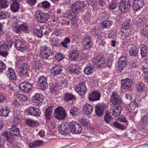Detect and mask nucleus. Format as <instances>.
<instances>
[{
    "label": "nucleus",
    "instance_id": "20e7f679",
    "mask_svg": "<svg viewBox=\"0 0 148 148\" xmlns=\"http://www.w3.org/2000/svg\"><path fill=\"white\" fill-rule=\"evenodd\" d=\"M35 16L38 21L42 23H45L50 18L49 15L47 13L40 11L36 12Z\"/></svg>",
    "mask_w": 148,
    "mask_h": 148
},
{
    "label": "nucleus",
    "instance_id": "4468645a",
    "mask_svg": "<svg viewBox=\"0 0 148 148\" xmlns=\"http://www.w3.org/2000/svg\"><path fill=\"white\" fill-rule=\"evenodd\" d=\"M144 2L143 0H133L132 8L135 10H138L144 6Z\"/></svg>",
    "mask_w": 148,
    "mask_h": 148
},
{
    "label": "nucleus",
    "instance_id": "8fccbe9b",
    "mask_svg": "<svg viewBox=\"0 0 148 148\" xmlns=\"http://www.w3.org/2000/svg\"><path fill=\"white\" fill-rule=\"evenodd\" d=\"M141 123L143 125H146L148 123V115H146L143 116L141 118Z\"/></svg>",
    "mask_w": 148,
    "mask_h": 148
},
{
    "label": "nucleus",
    "instance_id": "aec40b11",
    "mask_svg": "<svg viewBox=\"0 0 148 148\" xmlns=\"http://www.w3.org/2000/svg\"><path fill=\"white\" fill-rule=\"evenodd\" d=\"M38 84L42 89L46 88L48 86L47 78L44 76L40 77L38 79Z\"/></svg>",
    "mask_w": 148,
    "mask_h": 148
},
{
    "label": "nucleus",
    "instance_id": "c756f323",
    "mask_svg": "<svg viewBox=\"0 0 148 148\" xmlns=\"http://www.w3.org/2000/svg\"><path fill=\"white\" fill-rule=\"evenodd\" d=\"M140 49L141 56L145 57L148 52V49L147 46L145 45L142 44L140 45Z\"/></svg>",
    "mask_w": 148,
    "mask_h": 148
},
{
    "label": "nucleus",
    "instance_id": "a18cd8bd",
    "mask_svg": "<svg viewBox=\"0 0 148 148\" xmlns=\"http://www.w3.org/2000/svg\"><path fill=\"white\" fill-rule=\"evenodd\" d=\"M71 41L70 40L69 38H66L64 39V41L62 42L61 44V45L64 48L67 49L68 48L67 44L69 43Z\"/></svg>",
    "mask_w": 148,
    "mask_h": 148
},
{
    "label": "nucleus",
    "instance_id": "603ef678",
    "mask_svg": "<svg viewBox=\"0 0 148 148\" xmlns=\"http://www.w3.org/2000/svg\"><path fill=\"white\" fill-rule=\"evenodd\" d=\"M117 5V2L115 1H113L112 3L109 5L108 8L109 10H113L116 8Z\"/></svg>",
    "mask_w": 148,
    "mask_h": 148
},
{
    "label": "nucleus",
    "instance_id": "2f4dec72",
    "mask_svg": "<svg viewBox=\"0 0 148 148\" xmlns=\"http://www.w3.org/2000/svg\"><path fill=\"white\" fill-rule=\"evenodd\" d=\"M138 48L136 46L131 45L130 47L129 52L131 56H136L138 55Z\"/></svg>",
    "mask_w": 148,
    "mask_h": 148
},
{
    "label": "nucleus",
    "instance_id": "412c9836",
    "mask_svg": "<svg viewBox=\"0 0 148 148\" xmlns=\"http://www.w3.org/2000/svg\"><path fill=\"white\" fill-rule=\"evenodd\" d=\"M101 97V94L99 92L96 91L92 92L88 96L89 101H94L99 100Z\"/></svg>",
    "mask_w": 148,
    "mask_h": 148
},
{
    "label": "nucleus",
    "instance_id": "e2e57ef3",
    "mask_svg": "<svg viewBox=\"0 0 148 148\" xmlns=\"http://www.w3.org/2000/svg\"><path fill=\"white\" fill-rule=\"evenodd\" d=\"M50 6V3L47 1H43L42 3V7L46 8H49Z\"/></svg>",
    "mask_w": 148,
    "mask_h": 148
},
{
    "label": "nucleus",
    "instance_id": "cd10ccee",
    "mask_svg": "<svg viewBox=\"0 0 148 148\" xmlns=\"http://www.w3.org/2000/svg\"><path fill=\"white\" fill-rule=\"evenodd\" d=\"M69 69V71L71 74L74 75H78L80 71L79 70L77 65L73 64L68 68Z\"/></svg>",
    "mask_w": 148,
    "mask_h": 148
},
{
    "label": "nucleus",
    "instance_id": "5701e85b",
    "mask_svg": "<svg viewBox=\"0 0 148 148\" xmlns=\"http://www.w3.org/2000/svg\"><path fill=\"white\" fill-rule=\"evenodd\" d=\"M127 58L126 56L121 57L119 60V69L121 71L125 67L126 64Z\"/></svg>",
    "mask_w": 148,
    "mask_h": 148
},
{
    "label": "nucleus",
    "instance_id": "338daca9",
    "mask_svg": "<svg viewBox=\"0 0 148 148\" xmlns=\"http://www.w3.org/2000/svg\"><path fill=\"white\" fill-rule=\"evenodd\" d=\"M8 47L6 44L3 42H0V49L5 50Z\"/></svg>",
    "mask_w": 148,
    "mask_h": 148
},
{
    "label": "nucleus",
    "instance_id": "3c124183",
    "mask_svg": "<svg viewBox=\"0 0 148 148\" xmlns=\"http://www.w3.org/2000/svg\"><path fill=\"white\" fill-rule=\"evenodd\" d=\"M111 23L108 20L105 21L103 23L102 27L103 28H108L110 27Z\"/></svg>",
    "mask_w": 148,
    "mask_h": 148
},
{
    "label": "nucleus",
    "instance_id": "680f3d73",
    "mask_svg": "<svg viewBox=\"0 0 148 148\" xmlns=\"http://www.w3.org/2000/svg\"><path fill=\"white\" fill-rule=\"evenodd\" d=\"M33 113H34L33 114V116H39L41 113V112L39 109L35 108V109H34Z\"/></svg>",
    "mask_w": 148,
    "mask_h": 148
},
{
    "label": "nucleus",
    "instance_id": "e433bc0d",
    "mask_svg": "<svg viewBox=\"0 0 148 148\" xmlns=\"http://www.w3.org/2000/svg\"><path fill=\"white\" fill-rule=\"evenodd\" d=\"M75 96L73 94L70 93L66 92L64 94V98L65 101H69L74 100Z\"/></svg>",
    "mask_w": 148,
    "mask_h": 148
},
{
    "label": "nucleus",
    "instance_id": "4be33fe9",
    "mask_svg": "<svg viewBox=\"0 0 148 148\" xmlns=\"http://www.w3.org/2000/svg\"><path fill=\"white\" fill-rule=\"evenodd\" d=\"M62 66L59 64H57L52 67L50 70L52 73L56 76L59 75L62 71Z\"/></svg>",
    "mask_w": 148,
    "mask_h": 148
},
{
    "label": "nucleus",
    "instance_id": "0e129e2a",
    "mask_svg": "<svg viewBox=\"0 0 148 148\" xmlns=\"http://www.w3.org/2000/svg\"><path fill=\"white\" fill-rule=\"evenodd\" d=\"M91 16V14L90 11H87L85 15H84V18L86 20H88L90 19Z\"/></svg>",
    "mask_w": 148,
    "mask_h": 148
},
{
    "label": "nucleus",
    "instance_id": "72a5a7b5",
    "mask_svg": "<svg viewBox=\"0 0 148 148\" xmlns=\"http://www.w3.org/2000/svg\"><path fill=\"white\" fill-rule=\"evenodd\" d=\"M64 123H62L59 128V130L60 133L62 134L67 135L68 134V126Z\"/></svg>",
    "mask_w": 148,
    "mask_h": 148
},
{
    "label": "nucleus",
    "instance_id": "774afa93",
    "mask_svg": "<svg viewBox=\"0 0 148 148\" xmlns=\"http://www.w3.org/2000/svg\"><path fill=\"white\" fill-rule=\"evenodd\" d=\"M77 109L76 108H73L70 110L69 112L70 114L72 116H75L77 114Z\"/></svg>",
    "mask_w": 148,
    "mask_h": 148
},
{
    "label": "nucleus",
    "instance_id": "5fc2aeb1",
    "mask_svg": "<svg viewBox=\"0 0 148 148\" xmlns=\"http://www.w3.org/2000/svg\"><path fill=\"white\" fill-rule=\"evenodd\" d=\"M55 58L57 60L60 61L64 58V57L62 54L60 53H58L55 55Z\"/></svg>",
    "mask_w": 148,
    "mask_h": 148
},
{
    "label": "nucleus",
    "instance_id": "f3484780",
    "mask_svg": "<svg viewBox=\"0 0 148 148\" xmlns=\"http://www.w3.org/2000/svg\"><path fill=\"white\" fill-rule=\"evenodd\" d=\"M19 87L21 90L27 92L32 88V86L28 82H23L20 84Z\"/></svg>",
    "mask_w": 148,
    "mask_h": 148
},
{
    "label": "nucleus",
    "instance_id": "69168bd1",
    "mask_svg": "<svg viewBox=\"0 0 148 148\" xmlns=\"http://www.w3.org/2000/svg\"><path fill=\"white\" fill-rule=\"evenodd\" d=\"M71 12L69 10L67 11L66 12L63 14L64 17L68 19H70V18L71 16Z\"/></svg>",
    "mask_w": 148,
    "mask_h": 148
},
{
    "label": "nucleus",
    "instance_id": "39448f33",
    "mask_svg": "<svg viewBox=\"0 0 148 148\" xmlns=\"http://www.w3.org/2000/svg\"><path fill=\"white\" fill-rule=\"evenodd\" d=\"M69 128L71 132L74 134H78L80 133L82 130L81 125L75 121L69 123Z\"/></svg>",
    "mask_w": 148,
    "mask_h": 148
},
{
    "label": "nucleus",
    "instance_id": "ddd939ff",
    "mask_svg": "<svg viewBox=\"0 0 148 148\" xmlns=\"http://www.w3.org/2000/svg\"><path fill=\"white\" fill-rule=\"evenodd\" d=\"M85 6L86 4L83 1H77L71 5V8L72 11H76L82 10Z\"/></svg>",
    "mask_w": 148,
    "mask_h": 148
},
{
    "label": "nucleus",
    "instance_id": "f257e3e1",
    "mask_svg": "<svg viewBox=\"0 0 148 148\" xmlns=\"http://www.w3.org/2000/svg\"><path fill=\"white\" fill-rule=\"evenodd\" d=\"M15 67L19 75L22 77L27 74L29 66L26 63L23 62L21 59H19L16 63Z\"/></svg>",
    "mask_w": 148,
    "mask_h": 148
},
{
    "label": "nucleus",
    "instance_id": "4d7b16f0",
    "mask_svg": "<svg viewBox=\"0 0 148 148\" xmlns=\"http://www.w3.org/2000/svg\"><path fill=\"white\" fill-rule=\"evenodd\" d=\"M113 57V56L111 55L109 56V58L108 59L107 66L109 68H110L112 65Z\"/></svg>",
    "mask_w": 148,
    "mask_h": 148
},
{
    "label": "nucleus",
    "instance_id": "de8ad7c7",
    "mask_svg": "<svg viewBox=\"0 0 148 148\" xmlns=\"http://www.w3.org/2000/svg\"><path fill=\"white\" fill-rule=\"evenodd\" d=\"M34 32L38 37L41 38L42 36V31L40 29H34Z\"/></svg>",
    "mask_w": 148,
    "mask_h": 148
},
{
    "label": "nucleus",
    "instance_id": "6e6d98bb",
    "mask_svg": "<svg viewBox=\"0 0 148 148\" xmlns=\"http://www.w3.org/2000/svg\"><path fill=\"white\" fill-rule=\"evenodd\" d=\"M8 2L4 0H0V8H5L8 6Z\"/></svg>",
    "mask_w": 148,
    "mask_h": 148
},
{
    "label": "nucleus",
    "instance_id": "9b49d317",
    "mask_svg": "<svg viewBox=\"0 0 148 148\" xmlns=\"http://www.w3.org/2000/svg\"><path fill=\"white\" fill-rule=\"evenodd\" d=\"M132 79L127 78L122 81L121 87L125 90H130L132 89Z\"/></svg>",
    "mask_w": 148,
    "mask_h": 148
},
{
    "label": "nucleus",
    "instance_id": "37998d69",
    "mask_svg": "<svg viewBox=\"0 0 148 148\" xmlns=\"http://www.w3.org/2000/svg\"><path fill=\"white\" fill-rule=\"evenodd\" d=\"M17 97L21 102H26L28 99L27 97L25 95L21 94H17Z\"/></svg>",
    "mask_w": 148,
    "mask_h": 148
},
{
    "label": "nucleus",
    "instance_id": "473e14b6",
    "mask_svg": "<svg viewBox=\"0 0 148 148\" xmlns=\"http://www.w3.org/2000/svg\"><path fill=\"white\" fill-rule=\"evenodd\" d=\"M43 144V142L41 140L34 141L30 143L28 145L30 148H35L40 146Z\"/></svg>",
    "mask_w": 148,
    "mask_h": 148
},
{
    "label": "nucleus",
    "instance_id": "b1692460",
    "mask_svg": "<svg viewBox=\"0 0 148 148\" xmlns=\"http://www.w3.org/2000/svg\"><path fill=\"white\" fill-rule=\"evenodd\" d=\"M7 76L10 80L16 79L17 76L14 71L11 68L8 69L7 71Z\"/></svg>",
    "mask_w": 148,
    "mask_h": 148
},
{
    "label": "nucleus",
    "instance_id": "2eb2a0df",
    "mask_svg": "<svg viewBox=\"0 0 148 148\" xmlns=\"http://www.w3.org/2000/svg\"><path fill=\"white\" fill-rule=\"evenodd\" d=\"M32 100L34 103H36V104L39 105L44 101V97L41 94L36 93L32 96Z\"/></svg>",
    "mask_w": 148,
    "mask_h": 148
},
{
    "label": "nucleus",
    "instance_id": "f03ea898",
    "mask_svg": "<svg viewBox=\"0 0 148 148\" xmlns=\"http://www.w3.org/2000/svg\"><path fill=\"white\" fill-rule=\"evenodd\" d=\"M132 26L130 24V21L126 20L125 21L122 27L123 32L124 34L125 37L128 42L132 37Z\"/></svg>",
    "mask_w": 148,
    "mask_h": 148
},
{
    "label": "nucleus",
    "instance_id": "f704fd0d",
    "mask_svg": "<svg viewBox=\"0 0 148 148\" xmlns=\"http://www.w3.org/2000/svg\"><path fill=\"white\" fill-rule=\"evenodd\" d=\"M94 70V67L92 65H87L85 68L84 72L87 75H90L92 73Z\"/></svg>",
    "mask_w": 148,
    "mask_h": 148
},
{
    "label": "nucleus",
    "instance_id": "49530a36",
    "mask_svg": "<svg viewBox=\"0 0 148 148\" xmlns=\"http://www.w3.org/2000/svg\"><path fill=\"white\" fill-rule=\"evenodd\" d=\"M10 16V14L9 13L0 12V19H4L9 18Z\"/></svg>",
    "mask_w": 148,
    "mask_h": 148
},
{
    "label": "nucleus",
    "instance_id": "f8f14e48",
    "mask_svg": "<svg viewBox=\"0 0 148 148\" xmlns=\"http://www.w3.org/2000/svg\"><path fill=\"white\" fill-rule=\"evenodd\" d=\"M15 47L17 49L22 52H24L27 49V47L24 42L19 40H16L14 43Z\"/></svg>",
    "mask_w": 148,
    "mask_h": 148
},
{
    "label": "nucleus",
    "instance_id": "dca6fc26",
    "mask_svg": "<svg viewBox=\"0 0 148 148\" xmlns=\"http://www.w3.org/2000/svg\"><path fill=\"white\" fill-rule=\"evenodd\" d=\"M94 64H97L99 68H103L106 64V60L103 57H97L93 60Z\"/></svg>",
    "mask_w": 148,
    "mask_h": 148
},
{
    "label": "nucleus",
    "instance_id": "c85d7f7f",
    "mask_svg": "<svg viewBox=\"0 0 148 148\" xmlns=\"http://www.w3.org/2000/svg\"><path fill=\"white\" fill-rule=\"evenodd\" d=\"M114 108L112 112V114L115 117H118L120 115L121 111V105H114Z\"/></svg>",
    "mask_w": 148,
    "mask_h": 148
},
{
    "label": "nucleus",
    "instance_id": "bb28decb",
    "mask_svg": "<svg viewBox=\"0 0 148 148\" xmlns=\"http://www.w3.org/2000/svg\"><path fill=\"white\" fill-rule=\"evenodd\" d=\"M28 27L26 25L21 24L18 27H15L13 28L14 31L17 34H19L21 31H24L27 30Z\"/></svg>",
    "mask_w": 148,
    "mask_h": 148
},
{
    "label": "nucleus",
    "instance_id": "0eeeda50",
    "mask_svg": "<svg viewBox=\"0 0 148 148\" xmlns=\"http://www.w3.org/2000/svg\"><path fill=\"white\" fill-rule=\"evenodd\" d=\"M85 82L84 81L80 82L75 87V91L81 95H84L87 89L86 88Z\"/></svg>",
    "mask_w": 148,
    "mask_h": 148
},
{
    "label": "nucleus",
    "instance_id": "4c0bfd02",
    "mask_svg": "<svg viewBox=\"0 0 148 148\" xmlns=\"http://www.w3.org/2000/svg\"><path fill=\"white\" fill-rule=\"evenodd\" d=\"M50 89L51 92L54 94H57V92L61 89V88L59 85L55 84L50 87Z\"/></svg>",
    "mask_w": 148,
    "mask_h": 148
},
{
    "label": "nucleus",
    "instance_id": "79ce46f5",
    "mask_svg": "<svg viewBox=\"0 0 148 148\" xmlns=\"http://www.w3.org/2000/svg\"><path fill=\"white\" fill-rule=\"evenodd\" d=\"M52 113V108L51 107H48L45 112V117L47 120H49L50 119Z\"/></svg>",
    "mask_w": 148,
    "mask_h": 148
},
{
    "label": "nucleus",
    "instance_id": "9d476101",
    "mask_svg": "<svg viewBox=\"0 0 148 148\" xmlns=\"http://www.w3.org/2000/svg\"><path fill=\"white\" fill-rule=\"evenodd\" d=\"M119 7L121 12H127L130 8V3L129 1L126 2L125 0H122L120 2Z\"/></svg>",
    "mask_w": 148,
    "mask_h": 148
},
{
    "label": "nucleus",
    "instance_id": "09e8293b",
    "mask_svg": "<svg viewBox=\"0 0 148 148\" xmlns=\"http://www.w3.org/2000/svg\"><path fill=\"white\" fill-rule=\"evenodd\" d=\"M141 33L143 35L148 38V25L143 26Z\"/></svg>",
    "mask_w": 148,
    "mask_h": 148
},
{
    "label": "nucleus",
    "instance_id": "a211bd4d",
    "mask_svg": "<svg viewBox=\"0 0 148 148\" xmlns=\"http://www.w3.org/2000/svg\"><path fill=\"white\" fill-rule=\"evenodd\" d=\"M106 105L104 103H102L97 106L95 108V113L99 116L103 115L104 112L103 110Z\"/></svg>",
    "mask_w": 148,
    "mask_h": 148
},
{
    "label": "nucleus",
    "instance_id": "1a4fd4ad",
    "mask_svg": "<svg viewBox=\"0 0 148 148\" xmlns=\"http://www.w3.org/2000/svg\"><path fill=\"white\" fill-rule=\"evenodd\" d=\"M91 38V36H86L82 39V44L84 48L86 50H90L92 45Z\"/></svg>",
    "mask_w": 148,
    "mask_h": 148
},
{
    "label": "nucleus",
    "instance_id": "6e6552de",
    "mask_svg": "<svg viewBox=\"0 0 148 148\" xmlns=\"http://www.w3.org/2000/svg\"><path fill=\"white\" fill-rule=\"evenodd\" d=\"M110 101L112 103V104L114 105H121L122 102L120 96L118 93L115 92H113L110 96Z\"/></svg>",
    "mask_w": 148,
    "mask_h": 148
},
{
    "label": "nucleus",
    "instance_id": "bf43d9fd",
    "mask_svg": "<svg viewBox=\"0 0 148 148\" xmlns=\"http://www.w3.org/2000/svg\"><path fill=\"white\" fill-rule=\"evenodd\" d=\"M35 107L33 106H30L28 107L27 110V114L29 115H32L34 113L33 111Z\"/></svg>",
    "mask_w": 148,
    "mask_h": 148
},
{
    "label": "nucleus",
    "instance_id": "052dcab7",
    "mask_svg": "<svg viewBox=\"0 0 148 148\" xmlns=\"http://www.w3.org/2000/svg\"><path fill=\"white\" fill-rule=\"evenodd\" d=\"M6 68V64L2 61L0 60V73H1L5 70Z\"/></svg>",
    "mask_w": 148,
    "mask_h": 148
},
{
    "label": "nucleus",
    "instance_id": "7c9ffc66",
    "mask_svg": "<svg viewBox=\"0 0 148 148\" xmlns=\"http://www.w3.org/2000/svg\"><path fill=\"white\" fill-rule=\"evenodd\" d=\"M79 56V51L76 49L72 50L69 54V58L71 60H76Z\"/></svg>",
    "mask_w": 148,
    "mask_h": 148
},
{
    "label": "nucleus",
    "instance_id": "a19ab883",
    "mask_svg": "<svg viewBox=\"0 0 148 148\" xmlns=\"http://www.w3.org/2000/svg\"><path fill=\"white\" fill-rule=\"evenodd\" d=\"M33 68L37 72H38L42 68V64L39 61H36L33 66Z\"/></svg>",
    "mask_w": 148,
    "mask_h": 148
},
{
    "label": "nucleus",
    "instance_id": "58836bf2",
    "mask_svg": "<svg viewBox=\"0 0 148 148\" xmlns=\"http://www.w3.org/2000/svg\"><path fill=\"white\" fill-rule=\"evenodd\" d=\"M10 110L9 108L5 106H3L0 115L7 117L8 116Z\"/></svg>",
    "mask_w": 148,
    "mask_h": 148
},
{
    "label": "nucleus",
    "instance_id": "c03bdc74",
    "mask_svg": "<svg viewBox=\"0 0 148 148\" xmlns=\"http://www.w3.org/2000/svg\"><path fill=\"white\" fill-rule=\"evenodd\" d=\"M22 121V118L21 116L20 115H18L15 116L13 120L14 123L16 124V125L21 123Z\"/></svg>",
    "mask_w": 148,
    "mask_h": 148
},
{
    "label": "nucleus",
    "instance_id": "7ed1b4c3",
    "mask_svg": "<svg viewBox=\"0 0 148 148\" xmlns=\"http://www.w3.org/2000/svg\"><path fill=\"white\" fill-rule=\"evenodd\" d=\"M40 56L43 59H48L50 56L53 55V51L45 45L40 48Z\"/></svg>",
    "mask_w": 148,
    "mask_h": 148
},
{
    "label": "nucleus",
    "instance_id": "864d4df0",
    "mask_svg": "<svg viewBox=\"0 0 148 148\" xmlns=\"http://www.w3.org/2000/svg\"><path fill=\"white\" fill-rule=\"evenodd\" d=\"M138 106V104L136 102L135 100L133 101V102L132 101L129 104V107L130 109L134 110Z\"/></svg>",
    "mask_w": 148,
    "mask_h": 148
},
{
    "label": "nucleus",
    "instance_id": "423d86ee",
    "mask_svg": "<svg viewBox=\"0 0 148 148\" xmlns=\"http://www.w3.org/2000/svg\"><path fill=\"white\" fill-rule=\"evenodd\" d=\"M54 116L58 120H62L65 118L66 116L65 111L62 107H58L54 111Z\"/></svg>",
    "mask_w": 148,
    "mask_h": 148
},
{
    "label": "nucleus",
    "instance_id": "a878e982",
    "mask_svg": "<svg viewBox=\"0 0 148 148\" xmlns=\"http://www.w3.org/2000/svg\"><path fill=\"white\" fill-rule=\"evenodd\" d=\"M93 110V108L91 105L86 103L84 106L83 111L86 115H90Z\"/></svg>",
    "mask_w": 148,
    "mask_h": 148
},
{
    "label": "nucleus",
    "instance_id": "c9c22d12",
    "mask_svg": "<svg viewBox=\"0 0 148 148\" xmlns=\"http://www.w3.org/2000/svg\"><path fill=\"white\" fill-rule=\"evenodd\" d=\"M25 123L27 125L32 127H37L39 125V124L37 121L31 119H27Z\"/></svg>",
    "mask_w": 148,
    "mask_h": 148
},
{
    "label": "nucleus",
    "instance_id": "ea45409f",
    "mask_svg": "<svg viewBox=\"0 0 148 148\" xmlns=\"http://www.w3.org/2000/svg\"><path fill=\"white\" fill-rule=\"evenodd\" d=\"M113 120V118L108 112H106L104 116V120L105 123L109 124L110 121Z\"/></svg>",
    "mask_w": 148,
    "mask_h": 148
},
{
    "label": "nucleus",
    "instance_id": "6ab92c4d",
    "mask_svg": "<svg viewBox=\"0 0 148 148\" xmlns=\"http://www.w3.org/2000/svg\"><path fill=\"white\" fill-rule=\"evenodd\" d=\"M9 134L10 136L16 137L20 133L19 129L17 127V125L14 124L9 129Z\"/></svg>",
    "mask_w": 148,
    "mask_h": 148
},
{
    "label": "nucleus",
    "instance_id": "393cba45",
    "mask_svg": "<svg viewBox=\"0 0 148 148\" xmlns=\"http://www.w3.org/2000/svg\"><path fill=\"white\" fill-rule=\"evenodd\" d=\"M20 3L18 0L13 1L10 5V9L13 12H16L19 8Z\"/></svg>",
    "mask_w": 148,
    "mask_h": 148
},
{
    "label": "nucleus",
    "instance_id": "13d9d810",
    "mask_svg": "<svg viewBox=\"0 0 148 148\" xmlns=\"http://www.w3.org/2000/svg\"><path fill=\"white\" fill-rule=\"evenodd\" d=\"M106 38L105 37H102L99 38H98V40L99 42V44L101 45L102 46H104L106 44V41L105 40Z\"/></svg>",
    "mask_w": 148,
    "mask_h": 148
}]
</instances>
